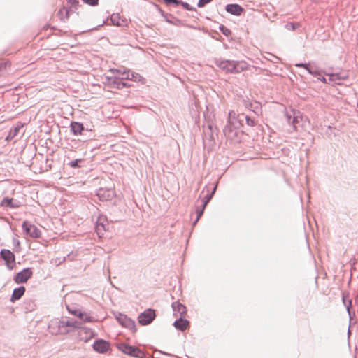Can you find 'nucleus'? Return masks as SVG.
Masks as SVG:
<instances>
[{
  "mask_svg": "<svg viewBox=\"0 0 358 358\" xmlns=\"http://www.w3.org/2000/svg\"><path fill=\"white\" fill-rule=\"evenodd\" d=\"M215 64L226 73H238L248 69V64L245 61L217 59Z\"/></svg>",
  "mask_w": 358,
  "mask_h": 358,
  "instance_id": "obj_1",
  "label": "nucleus"
},
{
  "mask_svg": "<svg viewBox=\"0 0 358 358\" xmlns=\"http://www.w3.org/2000/svg\"><path fill=\"white\" fill-rule=\"evenodd\" d=\"M81 322L70 318H63L57 322V330L52 331V325L49 326L50 331L52 334H67L71 331V328L80 329L81 327Z\"/></svg>",
  "mask_w": 358,
  "mask_h": 358,
  "instance_id": "obj_2",
  "label": "nucleus"
},
{
  "mask_svg": "<svg viewBox=\"0 0 358 358\" xmlns=\"http://www.w3.org/2000/svg\"><path fill=\"white\" fill-rule=\"evenodd\" d=\"M223 132L228 140L234 143L241 141L242 132L239 130V127H234L230 124H227Z\"/></svg>",
  "mask_w": 358,
  "mask_h": 358,
  "instance_id": "obj_3",
  "label": "nucleus"
},
{
  "mask_svg": "<svg viewBox=\"0 0 358 358\" xmlns=\"http://www.w3.org/2000/svg\"><path fill=\"white\" fill-rule=\"evenodd\" d=\"M115 317L122 327L127 328L132 332H135L136 331L135 322L130 317H128L126 315L121 313H117L115 314Z\"/></svg>",
  "mask_w": 358,
  "mask_h": 358,
  "instance_id": "obj_4",
  "label": "nucleus"
},
{
  "mask_svg": "<svg viewBox=\"0 0 358 358\" xmlns=\"http://www.w3.org/2000/svg\"><path fill=\"white\" fill-rule=\"evenodd\" d=\"M112 71L116 72V75L113 78H109L110 85L112 88L122 89L129 86L124 81L127 79L122 78V71L121 69H115L112 70Z\"/></svg>",
  "mask_w": 358,
  "mask_h": 358,
  "instance_id": "obj_5",
  "label": "nucleus"
},
{
  "mask_svg": "<svg viewBox=\"0 0 358 358\" xmlns=\"http://www.w3.org/2000/svg\"><path fill=\"white\" fill-rule=\"evenodd\" d=\"M119 349L124 354L136 358H143L144 352L137 347L129 345L122 343L119 346Z\"/></svg>",
  "mask_w": 358,
  "mask_h": 358,
  "instance_id": "obj_6",
  "label": "nucleus"
},
{
  "mask_svg": "<svg viewBox=\"0 0 358 358\" xmlns=\"http://www.w3.org/2000/svg\"><path fill=\"white\" fill-rule=\"evenodd\" d=\"M1 258L5 261L6 265L9 270L13 269L15 266V255L9 250L3 249L0 252Z\"/></svg>",
  "mask_w": 358,
  "mask_h": 358,
  "instance_id": "obj_7",
  "label": "nucleus"
},
{
  "mask_svg": "<svg viewBox=\"0 0 358 358\" xmlns=\"http://www.w3.org/2000/svg\"><path fill=\"white\" fill-rule=\"evenodd\" d=\"M96 196L101 201H108L115 196V192L111 188H99L97 190Z\"/></svg>",
  "mask_w": 358,
  "mask_h": 358,
  "instance_id": "obj_8",
  "label": "nucleus"
},
{
  "mask_svg": "<svg viewBox=\"0 0 358 358\" xmlns=\"http://www.w3.org/2000/svg\"><path fill=\"white\" fill-rule=\"evenodd\" d=\"M155 317V312L152 309H147L141 313L138 317V322L141 325H148L150 324Z\"/></svg>",
  "mask_w": 358,
  "mask_h": 358,
  "instance_id": "obj_9",
  "label": "nucleus"
},
{
  "mask_svg": "<svg viewBox=\"0 0 358 358\" xmlns=\"http://www.w3.org/2000/svg\"><path fill=\"white\" fill-rule=\"evenodd\" d=\"M286 117L288 123L292 125L294 130L297 131L300 122L303 120V117L300 115V113L293 110L292 114L287 113Z\"/></svg>",
  "mask_w": 358,
  "mask_h": 358,
  "instance_id": "obj_10",
  "label": "nucleus"
},
{
  "mask_svg": "<svg viewBox=\"0 0 358 358\" xmlns=\"http://www.w3.org/2000/svg\"><path fill=\"white\" fill-rule=\"evenodd\" d=\"M23 126V124L18 122L14 128L10 130L9 134L6 138V140L7 141H10L16 138H20L22 136L24 133V131H22Z\"/></svg>",
  "mask_w": 358,
  "mask_h": 358,
  "instance_id": "obj_11",
  "label": "nucleus"
},
{
  "mask_svg": "<svg viewBox=\"0 0 358 358\" xmlns=\"http://www.w3.org/2000/svg\"><path fill=\"white\" fill-rule=\"evenodd\" d=\"M22 228L26 234L32 238L41 236V231L35 225L30 224L27 221L23 222Z\"/></svg>",
  "mask_w": 358,
  "mask_h": 358,
  "instance_id": "obj_12",
  "label": "nucleus"
},
{
  "mask_svg": "<svg viewBox=\"0 0 358 358\" xmlns=\"http://www.w3.org/2000/svg\"><path fill=\"white\" fill-rule=\"evenodd\" d=\"M243 105L245 108L252 111L257 115H259L262 113V105L257 101L244 100Z\"/></svg>",
  "mask_w": 358,
  "mask_h": 358,
  "instance_id": "obj_13",
  "label": "nucleus"
},
{
  "mask_svg": "<svg viewBox=\"0 0 358 358\" xmlns=\"http://www.w3.org/2000/svg\"><path fill=\"white\" fill-rule=\"evenodd\" d=\"M32 274L33 272L31 268H24L22 271L17 273L16 276L15 277V281L17 283H24L31 277Z\"/></svg>",
  "mask_w": 358,
  "mask_h": 358,
  "instance_id": "obj_14",
  "label": "nucleus"
},
{
  "mask_svg": "<svg viewBox=\"0 0 358 358\" xmlns=\"http://www.w3.org/2000/svg\"><path fill=\"white\" fill-rule=\"evenodd\" d=\"M107 224V218L104 215H99L97 218L95 230L99 237L103 235V232L106 231V225Z\"/></svg>",
  "mask_w": 358,
  "mask_h": 358,
  "instance_id": "obj_15",
  "label": "nucleus"
},
{
  "mask_svg": "<svg viewBox=\"0 0 358 358\" xmlns=\"http://www.w3.org/2000/svg\"><path fill=\"white\" fill-rule=\"evenodd\" d=\"M110 348V343L103 339L96 340L93 344V348L99 353L106 352Z\"/></svg>",
  "mask_w": 358,
  "mask_h": 358,
  "instance_id": "obj_16",
  "label": "nucleus"
},
{
  "mask_svg": "<svg viewBox=\"0 0 358 358\" xmlns=\"http://www.w3.org/2000/svg\"><path fill=\"white\" fill-rule=\"evenodd\" d=\"M110 22L113 25L117 27H127L128 21L125 18H121L119 13H113L110 17Z\"/></svg>",
  "mask_w": 358,
  "mask_h": 358,
  "instance_id": "obj_17",
  "label": "nucleus"
},
{
  "mask_svg": "<svg viewBox=\"0 0 358 358\" xmlns=\"http://www.w3.org/2000/svg\"><path fill=\"white\" fill-rule=\"evenodd\" d=\"M227 124H230L234 127H240L242 125V123L239 120V114L236 115L234 110H230L228 114Z\"/></svg>",
  "mask_w": 358,
  "mask_h": 358,
  "instance_id": "obj_18",
  "label": "nucleus"
},
{
  "mask_svg": "<svg viewBox=\"0 0 358 358\" xmlns=\"http://www.w3.org/2000/svg\"><path fill=\"white\" fill-rule=\"evenodd\" d=\"M225 10L227 13L239 16L243 12V8L238 4L231 3L226 6Z\"/></svg>",
  "mask_w": 358,
  "mask_h": 358,
  "instance_id": "obj_19",
  "label": "nucleus"
},
{
  "mask_svg": "<svg viewBox=\"0 0 358 358\" xmlns=\"http://www.w3.org/2000/svg\"><path fill=\"white\" fill-rule=\"evenodd\" d=\"M70 129L71 133L76 136L81 135L85 130L88 131V129H85L82 123L78 122H72L70 124Z\"/></svg>",
  "mask_w": 358,
  "mask_h": 358,
  "instance_id": "obj_20",
  "label": "nucleus"
},
{
  "mask_svg": "<svg viewBox=\"0 0 358 358\" xmlns=\"http://www.w3.org/2000/svg\"><path fill=\"white\" fill-rule=\"evenodd\" d=\"M173 310L174 312V315L178 313L180 317H183L187 313V308L183 304L180 303L178 301H175L171 305Z\"/></svg>",
  "mask_w": 358,
  "mask_h": 358,
  "instance_id": "obj_21",
  "label": "nucleus"
},
{
  "mask_svg": "<svg viewBox=\"0 0 358 358\" xmlns=\"http://www.w3.org/2000/svg\"><path fill=\"white\" fill-rule=\"evenodd\" d=\"M20 203L18 201H15L13 199L5 197L1 201V206L9 208H17L20 206Z\"/></svg>",
  "mask_w": 358,
  "mask_h": 358,
  "instance_id": "obj_22",
  "label": "nucleus"
},
{
  "mask_svg": "<svg viewBox=\"0 0 358 358\" xmlns=\"http://www.w3.org/2000/svg\"><path fill=\"white\" fill-rule=\"evenodd\" d=\"M73 10H71L67 6H63L57 13V15L61 21L66 22L68 20L69 15Z\"/></svg>",
  "mask_w": 358,
  "mask_h": 358,
  "instance_id": "obj_23",
  "label": "nucleus"
},
{
  "mask_svg": "<svg viewBox=\"0 0 358 358\" xmlns=\"http://www.w3.org/2000/svg\"><path fill=\"white\" fill-rule=\"evenodd\" d=\"M140 77L138 73L131 71L130 70H124L122 72V78H126L127 80L136 81L140 80Z\"/></svg>",
  "mask_w": 358,
  "mask_h": 358,
  "instance_id": "obj_24",
  "label": "nucleus"
},
{
  "mask_svg": "<svg viewBox=\"0 0 358 358\" xmlns=\"http://www.w3.org/2000/svg\"><path fill=\"white\" fill-rule=\"evenodd\" d=\"M24 292L25 288L23 286L14 289L10 301L12 302H15V301L19 300L24 295Z\"/></svg>",
  "mask_w": 358,
  "mask_h": 358,
  "instance_id": "obj_25",
  "label": "nucleus"
},
{
  "mask_svg": "<svg viewBox=\"0 0 358 358\" xmlns=\"http://www.w3.org/2000/svg\"><path fill=\"white\" fill-rule=\"evenodd\" d=\"M189 324V322L188 320L183 319L182 317H180L178 320H176L174 322L173 325L177 329L183 331L187 328Z\"/></svg>",
  "mask_w": 358,
  "mask_h": 358,
  "instance_id": "obj_26",
  "label": "nucleus"
},
{
  "mask_svg": "<svg viewBox=\"0 0 358 358\" xmlns=\"http://www.w3.org/2000/svg\"><path fill=\"white\" fill-rule=\"evenodd\" d=\"M217 183H215L212 191L210 192L209 189H207V194L203 196L202 199V204L201 206L206 207V205L209 203V201L211 200L212 197L213 196V194H215L216 189H217Z\"/></svg>",
  "mask_w": 358,
  "mask_h": 358,
  "instance_id": "obj_27",
  "label": "nucleus"
},
{
  "mask_svg": "<svg viewBox=\"0 0 358 358\" xmlns=\"http://www.w3.org/2000/svg\"><path fill=\"white\" fill-rule=\"evenodd\" d=\"M239 120L241 122L245 120L247 125L250 127H254L256 124V121L253 117L244 113L239 114Z\"/></svg>",
  "mask_w": 358,
  "mask_h": 358,
  "instance_id": "obj_28",
  "label": "nucleus"
},
{
  "mask_svg": "<svg viewBox=\"0 0 358 358\" xmlns=\"http://www.w3.org/2000/svg\"><path fill=\"white\" fill-rule=\"evenodd\" d=\"M78 317L86 322H93L96 321L94 317L85 313L80 312L79 314L78 315Z\"/></svg>",
  "mask_w": 358,
  "mask_h": 358,
  "instance_id": "obj_29",
  "label": "nucleus"
},
{
  "mask_svg": "<svg viewBox=\"0 0 358 358\" xmlns=\"http://www.w3.org/2000/svg\"><path fill=\"white\" fill-rule=\"evenodd\" d=\"M205 208L206 207L203 206L196 207V219L193 222L194 226L197 223L200 217L203 215Z\"/></svg>",
  "mask_w": 358,
  "mask_h": 358,
  "instance_id": "obj_30",
  "label": "nucleus"
},
{
  "mask_svg": "<svg viewBox=\"0 0 358 358\" xmlns=\"http://www.w3.org/2000/svg\"><path fill=\"white\" fill-rule=\"evenodd\" d=\"M306 71L314 76H320V71L315 66H311L308 64V67L306 68Z\"/></svg>",
  "mask_w": 358,
  "mask_h": 358,
  "instance_id": "obj_31",
  "label": "nucleus"
},
{
  "mask_svg": "<svg viewBox=\"0 0 358 358\" xmlns=\"http://www.w3.org/2000/svg\"><path fill=\"white\" fill-rule=\"evenodd\" d=\"M68 4L69 6L68 7L69 9L71 10H75L78 8V6H79V1L78 0H67Z\"/></svg>",
  "mask_w": 358,
  "mask_h": 358,
  "instance_id": "obj_32",
  "label": "nucleus"
},
{
  "mask_svg": "<svg viewBox=\"0 0 358 358\" xmlns=\"http://www.w3.org/2000/svg\"><path fill=\"white\" fill-rule=\"evenodd\" d=\"M352 303V300L349 299V300H348V301H346V303L344 304V306L346 308L347 312H348V313L349 315L350 319H352V316L355 315V313H352L351 312Z\"/></svg>",
  "mask_w": 358,
  "mask_h": 358,
  "instance_id": "obj_33",
  "label": "nucleus"
},
{
  "mask_svg": "<svg viewBox=\"0 0 358 358\" xmlns=\"http://www.w3.org/2000/svg\"><path fill=\"white\" fill-rule=\"evenodd\" d=\"M10 66V63L8 61L0 62V76H1L6 70L8 66Z\"/></svg>",
  "mask_w": 358,
  "mask_h": 358,
  "instance_id": "obj_34",
  "label": "nucleus"
},
{
  "mask_svg": "<svg viewBox=\"0 0 358 358\" xmlns=\"http://www.w3.org/2000/svg\"><path fill=\"white\" fill-rule=\"evenodd\" d=\"M329 78L328 79L329 82L333 83L334 85H341V83L338 82L337 78H336V77H338V73H331V74H329Z\"/></svg>",
  "mask_w": 358,
  "mask_h": 358,
  "instance_id": "obj_35",
  "label": "nucleus"
},
{
  "mask_svg": "<svg viewBox=\"0 0 358 358\" xmlns=\"http://www.w3.org/2000/svg\"><path fill=\"white\" fill-rule=\"evenodd\" d=\"M300 27L299 23L289 22L285 25V28L290 31H294Z\"/></svg>",
  "mask_w": 358,
  "mask_h": 358,
  "instance_id": "obj_36",
  "label": "nucleus"
},
{
  "mask_svg": "<svg viewBox=\"0 0 358 358\" xmlns=\"http://www.w3.org/2000/svg\"><path fill=\"white\" fill-rule=\"evenodd\" d=\"M220 30L224 36H229L231 34V30L224 25L220 26Z\"/></svg>",
  "mask_w": 358,
  "mask_h": 358,
  "instance_id": "obj_37",
  "label": "nucleus"
},
{
  "mask_svg": "<svg viewBox=\"0 0 358 358\" xmlns=\"http://www.w3.org/2000/svg\"><path fill=\"white\" fill-rule=\"evenodd\" d=\"M80 162H82L81 159H75V160H73V161L70 162L68 164L71 168H78V167H80V165L78 164Z\"/></svg>",
  "mask_w": 358,
  "mask_h": 358,
  "instance_id": "obj_38",
  "label": "nucleus"
},
{
  "mask_svg": "<svg viewBox=\"0 0 358 358\" xmlns=\"http://www.w3.org/2000/svg\"><path fill=\"white\" fill-rule=\"evenodd\" d=\"M83 1L91 6H95L99 4V0H83Z\"/></svg>",
  "mask_w": 358,
  "mask_h": 358,
  "instance_id": "obj_39",
  "label": "nucleus"
},
{
  "mask_svg": "<svg viewBox=\"0 0 358 358\" xmlns=\"http://www.w3.org/2000/svg\"><path fill=\"white\" fill-rule=\"evenodd\" d=\"M212 0H199L198 2V7L201 8L203 7L206 4L210 3Z\"/></svg>",
  "mask_w": 358,
  "mask_h": 358,
  "instance_id": "obj_40",
  "label": "nucleus"
},
{
  "mask_svg": "<svg viewBox=\"0 0 358 358\" xmlns=\"http://www.w3.org/2000/svg\"><path fill=\"white\" fill-rule=\"evenodd\" d=\"M182 6V7L186 9L187 10H193L194 8H192L189 3L186 2H181L180 3Z\"/></svg>",
  "mask_w": 358,
  "mask_h": 358,
  "instance_id": "obj_41",
  "label": "nucleus"
},
{
  "mask_svg": "<svg viewBox=\"0 0 358 358\" xmlns=\"http://www.w3.org/2000/svg\"><path fill=\"white\" fill-rule=\"evenodd\" d=\"M348 76L347 74H340V73H338V77H336V78H337L338 81V82H341L342 80H345L348 78Z\"/></svg>",
  "mask_w": 358,
  "mask_h": 358,
  "instance_id": "obj_42",
  "label": "nucleus"
},
{
  "mask_svg": "<svg viewBox=\"0 0 358 358\" xmlns=\"http://www.w3.org/2000/svg\"><path fill=\"white\" fill-rule=\"evenodd\" d=\"M67 310H68V311H69L70 313H71V314H73V315H76V316H78V314H79V313L80 312V310H76V309H72V308H71L69 306H67Z\"/></svg>",
  "mask_w": 358,
  "mask_h": 358,
  "instance_id": "obj_43",
  "label": "nucleus"
},
{
  "mask_svg": "<svg viewBox=\"0 0 358 358\" xmlns=\"http://www.w3.org/2000/svg\"><path fill=\"white\" fill-rule=\"evenodd\" d=\"M166 4H176L178 5L180 3L179 0H163Z\"/></svg>",
  "mask_w": 358,
  "mask_h": 358,
  "instance_id": "obj_44",
  "label": "nucleus"
},
{
  "mask_svg": "<svg viewBox=\"0 0 358 358\" xmlns=\"http://www.w3.org/2000/svg\"><path fill=\"white\" fill-rule=\"evenodd\" d=\"M349 297V293L348 292H343L342 293V301L343 305L346 303L347 298Z\"/></svg>",
  "mask_w": 358,
  "mask_h": 358,
  "instance_id": "obj_45",
  "label": "nucleus"
},
{
  "mask_svg": "<svg viewBox=\"0 0 358 358\" xmlns=\"http://www.w3.org/2000/svg\"><path fill=\"white\" fill-rule=\"evenodd\" d=\"M83 332L86 334L87 335H89L90 336H92V331L90 329H81L80 331V334L81 335V334Z\"/></svg>",
  "mask_w": 358,
  "mask_h": 358,
  "instance_id": "obj_46",
  "label": "nucleus"
},
{
  "mask_svg": "<svg viewBox=\"0 0 358 358\" xmlns=\"http://www.w3.org/2000/svg\"><path fill=\"white\" fill-rule=\"evenodd\" d=\"M308 64H305V63H298V64H296L295 66L296 67H303L306 70V68L308 67Z\"/></svg>",
  "mask_w": 358,
  "mask_h": 358,
  "instance_id": "obj_47",
  "label": "nucleus"
},
{
  "mask_svg": "<svg viewBox=\"0 0 358 358\" xmlns=\"http://www.w3.org/2000/svg\"><path fill=\"white\" fill-rule=\"evenodd\" d=\"M317 79L319 80H320L321 82L324 83H328V80L327 78H325L324 76H321L320 75V76H317Z\"/></svg>",
  "mask_w": 358,
  "mask_h": 358,
  "instance_id": "obj_48",
  "label": "nucleus"
},
{
  "mask_svg": "<svg viewBox=\"0 0 358 358\" xmlns=\"http://www.w3.org/2000/svg\"><path fill=\"white\" fill-rule=\"evenodd\" d=\"M14 241H17V245H20V242H19V241H18V240H17V239H14Z\"/></svg>",
  "mask_w": 358,
  "mask_h": 358,
  "instance_id": "obj_49",
  "label": "nucleus"
},
{
  "mask_svg": "<svg viewBox=\"0 0 358 358\" xmlns=\"http://www.w3.org/2000/svg\"><path fill=\"white\" fill-rule=\"evenodd\" d=\"M357 107H358V102H357Z\"/></svg>",
  "mask_w": 358,
  "mask_h": 358,
  "instance_id": "obj_50",
  "label": "nucleus"
}]
</instances>
